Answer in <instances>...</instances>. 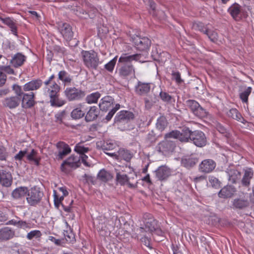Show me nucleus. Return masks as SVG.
I'll list each match as a JSON object with an SVG mask.
<instances>
[{
  "instance_id": "f257e3e1",
  "label": "nucleus",
  "mask_w": 254,
  "mask_h": 254,
  "mask_svg": "<svg viewBox=\"0 0 254 254\" xmlns=\"http://www.w3.org/2000/svg\"><path fill=\"white\" fill-rule=\"evenodd\" d=\"M141 57V55L139 54L131 55L123 54L120 57L118 63L120 76L123 78H126L134 75L135 69L131 62L139 61Z\"/></svg>"
},
{
  "instance_id": "f03ea898",
  "label": "nucleus",
  "mask_w": 254,
  "mask_h": 254,
  "mask_svg": "<svg viewBox=\"0 0 254 254\" xmlns=\"http://www.w3.org/2000/svg\"><path fill=\"white\" fill-rule=\"evenodd\" d=\"M81 56L84 65L89 69H97L100 64L97 53L94 51H84L81 53Z\"/></svg>"
},
{
  "instance_id": "7ed1b4c3",
  "label": "nucleus",
  "mask_w": 254,
  "mask_h": 254,
  "mask_svg": "<svg viewBox=\"0 0 254 254\" xmlns=\"http://www.w3.org/2000/svg\"><path fill=\"white\" fill-rule=\"evenodd\" d=\"M250 205V196L248 193H242L231 201V207L234 210H243Z\"/></svg>"
},
{
  "instance_id": "20e7f679",
  "label": "nucleus",
  "mask_w": 254,
  "mask_h": 254,
  "mask_svg": "<svg viewBox=\"0 0 254 254\" xmlns=\"http://www.w3.org/2000/svg\"><path fill=\"white\" fill-rule=\"evenodd\" d=\"M64 93L69 101L80 100L86 95V92L84 90L71 86L66 87Z\"/></svg>"
},
{
  "instance_id": "39448f33",
  "label": "nucleus",
  "mask_w": 254,
  "mask_h": 254,
  "mask_svg": "<svg viewBox=\"0 0 254 254\" xmlns=\"http://www.w3.org/2000/svg\"><path fill=\"white\" fill-rule=\"evenodd\" d=\"M143 221L145 226L144 229L145 233L155 231L158 235H161L162 232L160 229H158L157 222L151 214H144L143 217Z\"/></svg>"
},
{
  "instance_id": "423d86ee",
  "label": "nucleus",
  "mask_w": 254,
  "mask_h": 254,
  "mask_svg": "<svg viewBox=\"0 0 254 254\" xmlns=\"http://www.w3.org/2000/svg\"><path fill=\"white\" fill-rule=\"evenodd\" d=\"M191 132V130L188 127H184L182 132L177 130H173L166 134V136L167 137H173L174 139H178L181 142H187L190 141Z\"/></svg>"
},
{
  "instance_id": "0eeeda50",
  "label": "nucleus",
  "mask_w": 254,
  "mask_h": 254,
  "mask_svg": "<svg viewBox=\"0 0 254 254\" xmlns=\"http://www.w3.org/2000/svg\"><path fill=\"white\" fill-rule=\"evenodd\" d=\"M26 200L31 206H34L38 204L41 200L43 193L40 190L39 188L36 187L28 190Z\"/></svg>"
},
{
  "instance_id": "6e6552de",
  "label": "nucleus",
  "mask_w": 254,
  "mask_h": 254,
  "mask_svg": "<svg viewBox=\"0 0 254 254\" xmlns=\"http://www.w3.org/2000/svg\"><path fill=\"white\" fill-rule=\"evenodd\" d=\"M80 164V157L72 155L64 161L61 168L62 171L68 173L71 169L78 167Z\"/></svg>"
},
{
  "instance_id": "1a4fd4ad",
  "label": "nucleus",
  "mask_w": 254,
  "mask_h": 254,
  "mask_svg": "<svg viewBox=\"0 0 254 254\" xmlns=\"http://www.w3.org/2000/svg\"><path fill=\"white\" fill-rule=\"evenodd\" d=\"M186 104L193 113L198 118H202L207 116V113L206 110L201 107L199 103L194 100L186 101Z\"/></svg>"
},
{
  "instance_id": "9d476101",
  "label": "nucleus",
  "mask_w": 254,
  "mask_h": 254,
  "mask_svg": "<svg viewBox=\"0 0 254 254\" xmlns=\"http://www.w3.org/2000/svg\"><path fill=\"white\" fill-rule=\"evenodd\" d=\"M190 141L197 147H201L205 146L207 139L205 134L200 130L191 131Z\"/></svg>"
},
{
  "instance_id": "9b49d317",
  "label": "nucleus",
  "mask_w": 254,
  "mask_h": 254,
  "mask_svg": "<svg viewBox=\"0 0 254 254\" xmlns=\"http://www.w3.org/2000/svg\"><path fill=\"white\" fill-rule=\"evenodd\" d=\"M132 42L135 48L141 51L149 49L151 43L150 40L147 37H141L138 36L132 38Z\"/></svg>"
},
{
  "instance_id": "f8f14e48",
  "label": "nucleus",
  "mask_w": 254,
  "mask_h": 254,
  "mask_svg": "<svg viewBox=\"0 0 254 254\" xmlns=\"http://www.w3.org/2000/svg\"><path fill=\"white\" fill-rule=\"evenodd\" d=\"M59 32L66 41H70L73 36V32L71 26L67 23L59 22L57 23Z\"/></svg>"
},
{
  "instance_id": "ddd939ff",
  "label": "nucleus",
  "mask_w": 254,
  "mask_h": 254,
  "mask_svg": "<svg viewBox=\"0 0 254 254\" xmlns=\"http://www.w3.org/2000/svg\"><path fill=\"white\" fill-rule=\"evenodd\" d=\"M165 139L158 144L159 151L163 153H167L173 152L176 147L175 142L172 140L173 137H167L165 136Z\"/></svg>"
},
{
  "instance_id": "4468645a",
  "label": "nucleus",
  "mask_w": 254,
  "mask_h": 254,
  "mask_svg": "<svg viewBox=\"0 0 254 254\" xmlns=\"http://www.w3.org/2000/svg\"><path fill=\"white\" fill-rule=\"evenodd\" d=\"M232 17L236 21H240L242 18H246L247 15L245 14L241 6L237 4H232L228 10Z\"/></svg>"
},
{
  "instance_id": "2eb2a0df",
  "label": "nucleus",
  "mask_w": 254,
  "mask_h": 254,
  "mask_svg": "<svg viewBox=\"0 0 254 254\" xmlns=\"http://www.w3.org/2000/svg\"><path fill=\"white\" fill-rule=\"evenodd\" d=\"M152 83L138 81L135 86V92L140 96L147 95L150 91Z\"/></svg>"
},
{
  "instance_id": "dca6fc26",
  "label": "nucleus",
  "mask_w": 254,
  "mask_h": 254,
  "mask_svg": "<svg viewBox=\"0 0 254 254\" xmlns=\"http://www.w3.org/2000/svg\"><path fill=\"white\" fill-rule=\"evenodd\" d=\"M216 167V163L212 159H205L202 161L199 165L200 172L204 173L211 172Z\"/></svg>"
},
{
  "instance_id": "f3484780",
  "label": "nucleus",
  "mask_w": 254,
  "mask_h": 254,
  "mask_svg": "<svg viewBox=\"0 0 254 254\" xmlns=\"http://www.w3.org/2000/svg\"><path fill=\"white\" fill-rule=\"evenodd\" d=\"M228 176V180L230 183L236 184L240 180L241 174L234 167H229L226 171Z\"/></svg>"
},
{
  "instance_id": "a211bd4d",
  "label": "nucleus",
  "mask_w": 254,
  "mask_h": 254,
  "mask_svg": "<svg viewBox=\"0 0 254 254\" xmlns=\"http://www.w3.org/2000/svg\"><path fill=\"white\" fill-rule=\"evenodd\" d=\"M13 182L11 174L4 170H0V184L4 187H9Z\"/></svg>"
},
{
  "instance_id": "6ab92c4d",
  "label": "nucleus",
  "mask_w": 254,
  "mask_h": 254,
  "mask_svg": "<svg viewBox=\"0 0 254 254\" xmlns=\"http://www.w3.org/2000/svg\"><path fill=\"white\" fill-rule=\"evenodd\" d=\"M21 102V98L17 96H11L5 98L2 101L3 105L10 109L17 107Z\"/></svg>"
},
{
  "instance_id": "aec40b11",
  "label": "nucleus",
  "mask_w": 254,
  "mask_h": 254,
  "mask_svg": "<svg viewBox=\"0 0 254 254\" xmlns=\"http://www.w3.org/2000/svg\"><path fill=\"white\" fill-rule=\"evenodd\" d=\"M56 146L59 150L58 158L59 159H62L65 156L69 154L71 152V149L69 145L63 141H59Z\"/></svg>"
},
{
  "instance_id": "412c9836",
  "label": "nucleus",
  "mask_w": 254,
  "mask_h": 254,
  "mask_svg": "<svg viewBox=\"0 0 254 254\" xmlns=\"http://www.w3.org/2000/svg\"><path fill=\"white\" fill-rule=\"evenodd\" d=\"M114 99L110 96H107L100 101L99 104L100 109L102 111H107L111 107H113Z\"/></svg>"
},
{
  "instance_id": "4be33fe9",
  "label": "nucleus",
  "mask_w": 254,
  "mask_h": 254,
  "mask_svg": "<svg viewBox=\"0 0 254 254\" xmlns=\"http://www.w3.org/2000/svg\"><path fill=\"white\" fill-rule=\"evenodd\" d=\"M34 97V94L33 92H31L29 94L25 93L23 94L22 99L21 100L22 107L29 108L33 107L35 104Z\"/></svg>"
},
{
  "instance_id": "5701e85b",
  "label": "nucleus",
  "mask_w": 254,
  "mask_h": 254,
  "mask_svg": "<svg viewBox=\"0 0 254 254\" xmlns=\"http://www.w3.org/2000/svg\"><path fill=\"white\" fill-rule=\"evenodd\" d=\"M15 235V232L11 228L5 227L0 229V240L7 241L12 238Z\"/></svg>"
},
{
  "instance_id": "b1692460",
  "label": "nucleus",
  "mask_w": 254,
  "mask_h": 254,
  "mask_svg": "<svg viewBox=\"0 0 254 254\" xmlns=\"http://www.w3.org/2000/svg\"><path fill=\"white\" fill-rule=\"evenodd\" d=\"M134 115L129 111H121L115 117V120L116 122H128L133 119Z\"/></svg>"
},
{
  "instance_id": "393cba45",
  "label": "nucleus",
  "mask_w": 254,
  "mask_h": 254,
  "mask_svg": "<svg viewBox=\"0 0 254 254\" xmlns=\"http://www.w3.org/2000/svg\"><path fill=\"white\" fill-rule=\"evenodd\" d=\"M26 57L20 53L15 54L11 59L10 63L14 67H18L23 65L26 61Z\"/></svg>"
},
{
  "instance_id": "a878e982",
  "label": "nucleus",
  "mask_w": 254,
  "mask_h": 254,
  "mask_svg": "<svg viewBox=\"0 0 254 254\" xmlns=\"http://www.w3.org/2000/svg\"><path fill=\"white\" fill-rule=\"evenodd\" d=\"M137 236H136L138 239H140V241L147 247L151 248L150 247V239L148 238L144 232V229L143 227H140L139 228L136 230Z\"/></svg>"
},
{
  "instance_id": "bb28decb",
  "label": "nucleus",
  "mask_w": 254,
  "mask_h": 254,
  "mask_svg": "<svg viewBox=\"0 0 254 254\" xmlns=\"http://www.w3.org/2000/svg\"><path fill=\"white\" fill-rule=\"evenodd\" d=\"M129 179L126 174H120V172L116 173V181L121 185H124L127 184L130 188H135L137 187V183L132 184L129 182Z\"/></svg>"
},
{
  "instance_id": "cd10ccee",
  "label": "nucleus",
  "mask_w": 254,
  "mask_h": 254,
  "mask_svg": "<svg viewBox=\"0 0 254 254\" xmlns=\"http://www.w3.org/2000/svg\"><path fill=\"white\" fill-rule=\"evenodd\" d=\"M171 175V171L166 166H162L159 167L156 171V177L159 180L166 179Z\"/></svg>"
},
{
  "instance_id": "c85d7f7f",
  "label": "nucleus",
  "mask_w": 254,
  "mask_h": 254,
  "mask_svg": "<svg viewBox=\"0 0 254 254\" xmlns=\"http://www.w3.org/2000/svg\"><path fill=\"white\" fill-rule=\"evenodd\" d=\"M43 82L41 79L32 80L26 83L23 86V90L29 91L38 89L42 85Z\"/></svg>"
},
{
  "instance_id": "c756f323",
  "label": "nucleus",
  "mask_w": 254,
  "mask_h": 254,
  "mask_svg": "<svg viewBox=\"0 0 254 254\" xmlns=\"http://www.w3.org/2000/svg\"><path fill=\"white\" fill-rule=\"evenodd\" d=\"M198 162V159L194 155L182 159L181 164L185 167L190 169L193 167Z\"/></svg>"
},
{
  "instance_id": "7c9ffc66",
  "label": "nucleus",
  "mask_w": 254,
  "mask_h": 254,
  "mask_svg": "<svg viewBox=\"0 0 254 254\" xmlns=\"http://www.w3.org/2000/svg\"><path fill=\"white\" fill-rule=\"evenodd\" d=\"M236 191V188L233 186H226L223 188L219 192V196L222 198L231 197Z\"/></svg>"
},
{
  "instance_id": "2f4dec72",
  "label": "nucleus",
  "mask_w": 254,
  "mask_h": 254,
  "mask_svg": "<svg viewBox=\"0 0 254 254\" xmlns=\"http://www.w3.org/2000/svg\"><path fill=\"white\" fill-rule=\"evenodd\" d=\"M145 108L146 110H150L153 105L158 101L157 96L154 94H150L144 98Z\"/></svg>"
},
{
  "instance_id": "473e14b6",
  "label": "nucleus",
  "mask_w": 254,
  "mask_h": 254,
  "mask_svg": "<svg viewBox=\"0 0 254 254\" xmlns=\"http://www.w3.org/2000/svg\"><path fill=\"white\" fill-rule=\"evenodd\" d=\"M253 175V171L251 168H247L245 170L244 174L241 181L242 185L245 187H249Z\"/></svg>"
},
{
  "instance_id": "72a5a7b5",
  "label": "nucleus",
  "mask_w": 254,
  "mask_h": 254,
  "mask_svg": "<svg viewBox=\"0 0 254 254\" xmlns=\"http://www.w3.org/2000/svg\"><path fill=\"white\" fill-rule=\"evenodd\" d=\"M50 102L53 107H60L64 105L66 102L64 100L59 97V94L50 95Z\"/></svg>"
},
{
  "instance_id": "f704fd0d",
  "label": "nucleus",
  "mask_w": 254,
  "mask_h": 254,
  "mask_svg": "<svg viewBox=\"0 0 254 254\" xmlns=\"http://www.w3.org/2000/svg\"><path fill=\"white\" fill-rule=\"evenodd\" d=\"M28 192V188L24 187H20L14 190L11 193L12 196L14 199H19L24 196Z\"/></svg>"
},
{
  "instance_id": "c9c22d12",
  "label": "nucleus",
  "mask_w": 254,
  "mask_h": 254,
  "mask_svg": "<svg viewBox=\"0 0 254 254\" xmlns=\"http://www.w3.org/2000/svg\"><path fill=\"white\" fill-rule=\"evenodd\" d=\"M98 110L96 107L93 106L90 108L85 116V120L87 122L96 120L98 115Z\"/></svg>"
},
{
  "instance_id": "e433bc0d",
  "label": "nucleus",
  "mask_w": 254,
  "mask_h": 254,
  "mask_svg": "<svg viewBox=\"0 0 254 254\" xmlns=\"http://www.w3.org/2000/svg\"><path fill=\"white\" fill-rule=\"evenodd\" d=\"M0 19L3 23L8 26L11 30V32L15 35L17 36V26L15 22L13 20L9 17L3 18H0Z\"/></svg>"
},
{
  "instance_id": "4c0bfd02",
  "label": "nucleus",
  "mask_w": 254,
  "mask_h": 254,
  "mask_svg": "<svg viewBox=\"0 0 254 254\" xmlns=\"http://www.w3.org/2000/svg\"><path fill=\"white\" fill-rule=\"evenodd\" d=\"M227 114L228 117L232 118L241 123H244L246 120L243 118L241 114L236 109L232 108L230 109L227 113Z\"/></svg>"
},
{
  "instance_id": "58836bf2",
  "label": "nucleus",
  "mask_w": 254,
  "mask_h": 254,
  "mask_svg": "<svg viewBox=\"0 0 254 254\" xmlns=\"http://www.w3.org/2000/svg\"><path fill=\"white\" fill-rule=\"evenodd\" d=\"M168 124L166 118L164 116H161L157 120L156 127L160 131L164 130Z\"/></svg>"
},
{
  "instance_id": "ea45409f",
  "label": "nucleus",
  "mask_w": 254,
  "mask_h": 254,
  "mask_svg": "<svg viewBox=\"0 0 254 254\" xmlns=\"http://www.w3.org/2000/svg\"><path fill=\"white\" fill-rule=\"evenodd\" d=\"M118 153L119 160L123 159L127 162H129L132 157V155L129 151L124 149H119L118 150Z\"/></svg>"
},
{
  "instance_id": "a19ab883",
  "label": "nucleus",
  "mask_w": 254,
  "mask_h": 254,
  "mask_svg": "<svg viewBox=\"0 0 254 254\" xmlns=\"http://www.w3.org/2000/svg\"><path fill=\"white\" fill-rule=\"evenodd\" d=\"M59 79L62 80L64 85H67L72 80L71 77L64 70H62L59 72Z\"/></svg>"
},
{
  "instance_id": "79ce46f5",
  "label": "nucleus",
  "mask_w": 254,
  "mask_h": 254,
  "mask_svg": "<svg viewBox=\"0 0 254 254\" xmlns=\"http://www.w3.org/2000/svg\"><path fill=\"white\" fill-rule=\"evenodd\" d=\"M192 28L195 30L199 31L204 34L208 32L209 29L207 25H205L201 22L193 23L192 24Z\"/></svg>"
},
{
  "instance_id": "37998d69",
  "label": "nucleus",
  "mask_w": 254,
  "mask_h": 254,
  "mask_svg": "<svg viewBox=\"0 0 254 254\" xmlns=\"http://www.w3.org/2000/svg\"><path fill=\"white\" fill-rule=\"evenodd\" d=\"M118 147V146L117 144L111 140H108L106 142H104L102 146V150L104 152L107 151H111Z\"/></svg>"
},
{
  "instance_id": "c03bdc74",
  "label": "nucleus",
  "mask_w": 254,
  "mask_h": 254,
  "mask_svg": "<svg viewBox=\"0 0 254 254\" xmlns=\"http://www.w3.org/2000/svg\"><path fill=\"white\" fill-rule=\"evenodd\" d=\"M113 178V176L110 173V172L106 171L104 169L100 170L98 174V178L102 182H107L111 180Z\"/></svg>"
},
{
  "instance_id": "a18cd8bd",
  "label": "nucleus",
  "mask_w": 254,
  "mask_h": 254,
  "mask_svg": "<svg viewBox=\"0 0 254 254\" xmlns=\"http://www.w3.org/2000/svg\"><path fill=\"white\" fill-rule=\"evenodd\" d=\"M101 96L99 92L92 93L86 97V101L88 104L96 103Z\"/></svg>"
},
{
  "instance_id": "49530a36",
  "label": "nucleus",
  "mask_w": 254,
  "mask_h": 254,
  "mask_svg": "<svg viewBox=\"0 0 254 254\" xmlns=\"http://www.w3.org/2000/svg\"><path fill=\"white\" fill-rule=\"evenodd\" d=\"M49 96L58 94L60 90V87L55 82L49 87H46Z\"/></svg>"
},
{
  "instance_id": "de8ad7c7",
  "label": "nucleus",
  "mask_w": 254,
  "mask_h": 254,
  "mask_svg": "<svg viewBox=\"0 0 254 254\" xmlns=\"http://www.w3.org/2000/svg\"><path fill=\"white\" fill-rule=\"evenodd\" d=\"M37 152L34 149H32L29 153L26 154L27 160L30 161H33L36 165H39L40 159L37 157Z\"/></svg>"
},
{
  "instance_id": "09e8293b",
  "label": "nucleus",
  "mask_w": 254,
  "mask_h": 254,
  "mask_svg": "<svg viewBox=\"0 0 254 254\" xmlns=\"http://www.w3.org/2000/svg\"><path fill=\"white\" fill-rule=\"evenodd\" d=\"M74 150L80 155L88 152L90 149L89 147L83 146L82 143H79L75 146Z\"/></svg>"
},
{
  "instance_id": "8fccbe9b",
  "label": "nucleus",
  "mask_w": 254,
  "mask_h": 254,
  "mask_svg": "<svg viewBox=\"0 0 254 254\" xmlns=\"http://www.w3.org/2000/svg\"><path fill=\"white\" fill-rule=\"evenodd\" d=\"M252 90V88L249 87L240 94V97L243 102L247 103L248 102V97L251 94Z\"/></svg>"
},
{
  "instance_id": "3c124183",
  "label": "nucleus",
  "mask_w": 254,
  "mask_h": 254,
  "mask_svg": "<svg viewBox=\"0 0 254 254\" xmlns=\"http://www.w3.org/2000/svg\"><path fill=\"white\" fill-rule=\"evenodd\" d=\"M205 35H207L208 38L210 39V40L214 43H215L218 40V35L217 33L213 30L209 29L208 30V32L205 33Z\"/></svg>"
},
{
  "instance_id": "603ef678",
  "label": "nucleus",
  "mask_w": 254,
  "mask_h": 254,
  "mask_svg": "<svg viewBox=\"0 0 254 254\" xmlns=\"http://www.w3.org/2000/svg\"><path fill=\"white\" fill-rule=\"evenodd\" d=\"M84 113L78 108L74 109L71 113V117L74 119H79L83 117Z\"/></svg>"
},
{
  "instance_id": "864d4df0",
  "label": "nucleus",
  "mask_w": 254,
  "mask_h": 254,
  "mask_svg": "<svg viewBox=\"0 0 254 254\" xmlns=\"http://www.w3.org/2000/svg\"><path fill=\"white\" fill-rule=\"evenodd\" d=\"M117 60V56H116L114 59L104 65L105 68L108 71L112 72L114 70Z\"/></svg>"
},
{
  "instance_id": "5fc2aeb1",
  "label": "nucleus",
  "mask_w": 254,
  "mask_h": 254,
  "mask_svg": "<svg viewBox=\"0 0 254 254\" xmlns=\"http://www.w3.org/2000/svg\"><path fill=\"white\" fill-rule=\"evenodd\" d=\"M172 79L174 80L177 84H180L184 82L181 77V74L179 71H173L171 74Z\"/></svg>"
},
{
  "instance_id": "6e6d98bb",
  "label": "nucleus",
  "mask_w": 254,
  "mask_h": 254,
  "mask_svg": "<svg viewBox=\"0 0 254 254\" xmlns=\"http://www.w3.org/2000/svg\"><path fill=\"white\" fill-rule=\"evenodd\" d=\"M64 235L66 241L68 243H72L75 241L74 235L71 232L64 231Z\"/></svg>"
},
{
  "instance_id": "4d7b16f0",
  "label": "nucleus",
  "mask_w": 254,
  "mask_h": 254,
  "mask_svg": "<svg viewBox=\"0 0 254 254\" xmlns=\"http://www.w3.org/2000/svg\"><path fill=\"white\" fill-rule=\"evenodd\" d=\"M12 89L16 94L15 96L19 97L21 98V97L23 96V94H25L22 91L21 87L19 85H18L17 84H14L12 86Z\"/></svg>"
},
{
  "instance_id": "13d9d810",
  "label": "nucleus",
  "mask_w": 254,
  "mask_h": 254,
  "mask_svg": "<svg viewBox=\"0 0 254 254\" xmlns=\"http://www.w3.org/2000/svg\"><path fill=\"white\" fill-rule=\"evenodd\" d=\"M54 52L60 56H64L67 54L66 50L64 47H61L59 46H55L54 47Z\"/></svg>"
},
{
  "instance_id": "bf43d9fd",
  "label": "nucleus",
  "mask_w": 254,
  "mask_h": 254,
  "mask_svg": "<svg viewBox=\"0 0 254 254\" xmlns=\"http://www.w3.org/2000/svg\"><path fill=\"white\" fill-rule=\"evenodd\" d=\"M41 234L40 231L39 230H34L30 232L27 235V238L28 240H32V239L35 238H39L41 236Z\"/></svg>"
},
{
  "instance_id": "052dcab7",
  "label": "nucleus",
  "mask_w": 254,
  "mask_h": 254,
  "mask_svg": "<svg viewBox=\"0 0 254 254\" xmlns=\"http://www.w3.org/2000/svg\"><path fill=\"white\" fill-rule=\"evenodd\" d=\"M161 99L166 102H170L172 100V96L165 92L161 91L159 94Z\"/></svg>"
},
{
  "instance_id": "680f3d73",
  "label": "nucleus",
  "mask_w": 254,
  "mask_h": 254,
  "mask_svg": "<svg viewBox=\"0 0 254 254\" xmlns=\"http://www.w3.org/2000/svg\"><path fill=\"white\" fill-rule=\"evenodd\" d=\"M65 116V111H62L58 113L55 115V122L59 123L62 124L63 122V119L64 118V117Z\"/></svg>"
},
{
  "instance_id": "e2e57ef3",
  "label": "nucleus",
  "mask_w": 254,
  "mask_h": 254,
  "mask_svg": "<svg viewBox=\"0 0 254 254\" xmlns=\"http://www.w3.org/2000/svg\"><path fill=\"white\" fill-rule=\"evenodd\" d=\"M0 70L3 72H5L9 74H15L14 70L10 67V65H1L0 66Z\"/></svg>"
},
{
  "instance_id": "0e129e2a",
  "label": "nucleus",
  "mask_w": 254,
  "mask_h": 254,
  "mask_svg": "<svg viewBox=\"0 0 254 254\" xmlns=\"http://www.w3.org/2000/svg\"><path fill=\"white\" fill-rule=\"evenodd\" d=\"M27 154V149L20 151L14 156V159L16 161H21L23 158Z\"/></svg>"
},
{
  "instance_id": "69168bd1",
  "label": "nucleus",
  "mask_w": 254,
  "mask_h": 254,
  "mask_svg": "<svg viewBox=\"0 0 254 254\" xmlns=\"http://www.w3.org/2000/svg\"><path fill=\"white\" fill-rule=\"evenodd\" d=\"M209 181L213 187L216 188L219 186V181L216 178L213 176H210L209 178Z\"/></svg>"
},
{
  "instance_id": "338daca9",
  "label": "nucleus",
  "mask_w": 254,
  "mask_h": 254,
  "mask_svg": "<svg viewBox=\"0 0 254 254\" xmlns=\"http://www.w3.org/2000/svg\"><path fill=\"white\" fill-rule=\"evenodd\" d=\"M146 139L150 142H152L155 140L156 134L153 130L149 132L147 135Z\"/></svg>"
},
{
  "instance_id": "774afa93",
  "label": "nucleus",
  "mask_w": 254,
  "mask_h": 254,
  "mask_svg": "<svg viewBox=\"0 0 254 254\" xmlns=\"http://www.w3.org/2000/svg\"><path fill=\"white\" fill-rule=\"evenodd\" d=\"M6 76L2 71L0 70V87L3 86L6 81Z\"/></svg>"
}]
</instances>
